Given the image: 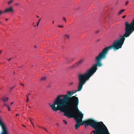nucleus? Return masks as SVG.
I'll list each match as a JSON object with an SVG mask.
<instances>
[{
	"label": "nucleus",
	"instance_id": "f257e3e1",
	"mask_svg": "<svg viewBox=\"0 0 134 134\" xmlns=\"http://www.w3.org/2000/svg\"><path fill=\"white\" fill-rule=\"evenodd\" d=\"M125 32L123 36H120V38H119L115 41L113 45L105 47L98 56L95 57L94 61L96 62V63L94 65L96 67L97 66L100 67L102 65V60L106 58L108 50L113 48L114 50L116 51L121 48L125 39V37H129L134 31V27L129 24L128 22L126 21L125 23Z\"/></svg>",
	"mask_w": 134,
	"mask_h": 134
},
{
	"label": "nucleus",
	"instance_id": "f03ea898",
	"mask_svg": "<svg viewBox=\"0 0 134 134\" xmlns=\"http://www.w3.org/2000/svg\"><path fill=\"white\" fill-rule=\"evenodd\" d=\"M48 105L53 111H56L59 110L64 113V115L67 117V94L58 96L53 104L49 103Z\"/></svg>",
	"mask_w": 134,
	"mask_h": 134
},
{
	"label": "nucleus",
	"instance_id": "7ed1b4c3",
	"mask_svg": "<svg viewBox=\"0 0 134 134\" xmlns=\"http://www.w3.org/2000/svg\"><path fill=\"white\" fill-rule=\"evenodd\" d=\"M97 68L93 65L92 68L88 70L84 74H79L78 75V77L79 80V84L77 90L75 91H73V94L81 90L83 85L86 81L88 80L90 77L96 71Z\"/></svg>",
	"mask_w": 134,
	"mask_h": 134
},
{
	"label": "nucleus",
	"instance_id": "20e7f679",
	"mask_svg": "<svg viewBox=\"0 0 134 134\" xmlns=\"http://www.w3.org/2000/svg\"><path fill=\"white\" fill-rule=\"evenodd\" d=\"M73 96L70 97L68 101V116L69 114L81 113L78 108L79 100L77 97Z\"/></svg>",
	"mask_w": 134,
	"mask_h": 134
},
{
	"label": "nucleus",
	"instance_id": "39448f33",
	"mask_svg": "<svg viewBox=\"0 0 134 134\" xmlns=\"http://www.w3.org/2000/svg\"><path fill=\"white\" fill-rule=\"evenodd\" d=\"M68 118L70 119L73 118L75 120L76 124L75 126V129H78L80 125V123L82 121V119L83 118V114L81 113H78L72 114H69Z\"/></svg>",
	"mask_w": 134,
	"mask_h": 134
},
{
	"label": "nucleus",
	"instance_id": "423d86ee",
	"mask_svg": "<svg viewBox=\"0 0 134 134\" xmlns=\"http://www.w3.org/2000/svg\"><path fill=\"white\" fill-rule=\"evenodd\" d=\"M87 123H85V127L86 128L90 125L91 127L94 129V130L98 128L104 123L102 121L97 122L92 119L87 120Z\"/></svg>",
	"mask_w": 134,
	"mask_h": 134
},
{
	"label": "nucleus",
	"instance_id": "0eeeda50",
	"mask_svg": "<svg viewBox=\"0 0 134 134\" xmlns=\"http://www.w3.org/2000/svg\"><path fill=\"white\" fill-rule=\"evenodd\" d=\"M90 134H110L108 130L104 124L92 131Z\"/></svg>",
	"mask_w": 134,
	"mask_h": 134
},
{
	"label": "nucleus",
	"instance_id": "6e6552de",
	"mask_svg": "<svg viewBox=\"0 0 134 134\" xmlns=\"http://www.w3.org/2000/svg\"><path fill=\"white\" fill-rule=\"evenodd\" d=\"M0 126L1 127L2 131L1 134H9L7 128L3 122V120L0 117Z\"/></svg>",
	"mask_w": 134,
	"mask_h": 134
},
{
	"label": "nucleus",
	"instance_id": "1a4fd4ad",
	"mask_svg": "<svg viewBox=\"0 0 134 134\" xmlns=\"http://www.w3.org/2000/svg\"><path fill=\"white\" fill-rule=\"evenodd\" d=\"M14 12V10L12 7L5 9V10L3 11L4 13H12Z\"/></svg>",
	"mask_w": 134,
	"mask_h": 134
},
{
	"label": "nucleus",
	"instance_id": "9d476101",
	"mask_svg": "<svg viewBox=\"0 0 134 134\" xmlns=\"http://www.w3.org/2000/svg\"><path fill=\"white\" fill-rule=\"evenodd\" d=\"M73 94V91L71 92L70 91H68V100L71 97L70 96H72Z\"/></svg>",
	"mask_w": 134,
	"mask_h": 134
},
{
	"label": "nucleus",
	"instance_id": "9b49d317",
	"mask_svg": "<svg viewBox=\"0 0 134 134\" xmlns=\"http://www.w3.org/2000/svg\"><path fill=\"white\" fill-rule=\"evenodd\" d=\"M75 59L73 57H70L68 58V63H70L74 60Z\"/></svg>",
	"mask_w": 134,
	"mask_h": 134
},
{
	"label": "nucleus",
	"instance_id": "f8f14e48",
	"mask_svg": "<svg viewBox=\"0 0 134 134\" xmlns=\"http://www.w3.org/2000/svg\"><path fill=\"white\" fill-rule=\"evenodd\" d=\"M83 62L82 60L81 59L76 64L77 66L81 64Z\"/></svg>",
	"mask_w": 134,
	"mask_h": 134
},
{
	"label": "nucleus",
	"instance_id": "ddd939ff",
	"mask_svg": "<svg viewBox=\"0 0 134 134\" xmlns=\"http://www.w3.org/2000/svg\"><path fill=\"white\" fill-rule=\"evenodd\" d=\"M8 99L9 98L8 97H3L2 98V99L4 102H5L8 101Z\"/></svg>",
	"mask_w": 134,
	"mask_h": 134
},
{
	"label": "nucleus",
	"instance_id": "4468645a",
	"mask_svg": "<svg viewBox=\"0 0 134 134\" xmlns=\"http://www.w3.org/2000/svg\"><path fill=\"white\" fill-rule=\"evenodd\" d=\"M87 121V120H84L83 121H82L81 123H80V125H84L85 123H87V122H86Z\"/></svg>",
	"mask_w": 134,
	"mask_h": 134
},
{
	"label": "nucleus",
	"instance_id": "2eb2a0df",
	"mask_svg": "<svg viewBox=\"0 0 134 134\" xmlns=\"http://www.w3.org/2000/svg\"><path fill=\"white\" fill-rule=\"evenodd\" d=\"M129 24L134 27V18L131 23Z\"/></svg>",
	"mask_w": 134,
	"mask_h": 134
},
{
	"label": "nucleus",
	"instance_id": "dca6fc26",
	"mask_svg": "<svg viewBox=\"0 0 134 134\" xmlns=\"http://www.w3.org/2000/svg\"><path fill=\"white\" fill-rule=\"evenodd\" d=\"M125 10V9L120 10V11L118 13V14L119 15L120 14L122 13V12L124 11Z\"/></svg>",
	"mask_w": 134,
	"mask_h": 134
},
{
	"label": "nucleus",
	"instance_id": "f3484780",
	"mask_svg": "<svg viewBox=\"0 0 134 134\" xmlns=\"http://www.w3.org/2000/svg\"><path fill=\"white\" fill-rule=\"evenodd\" d=\"M74 84V82L72 81H71L69 83V86L72 85Z\"/></svg>",
	"mask_w": 134,
	"mask_h": 134
},
{
	"label": "nucleus",
	"instance_id": "a211bd4d",
	"mask_svg": "<svg viewBox=\"0 0 134 134\" xmlns=\"http://www.w3.org/2000/svg\"><path fill=\"white\" fill-rule=\"evenodd\" d=\"M46 77H43L41 78V81H43L45 80H46Z\"/></svg>",
	"mask_w": 134,
	"mask_h": 134
},
{
	"label": "nucleus",
	"instance_id": "6ab92c4d",
	"mask_svg": "<svg viewBox=\"0 0 134 134\" xmlns=\"http://www.w3.org/2000/svg\"><path fill=\"white\" fill-rule=\"evenodd\" d=\"M63 124L66 125L67 124V122L65 120H63Z\"/></svg>",
	"mask_w": 134,
	"mask_h": 134
},
{
	"label": "nucleus",
	"instance_id": "aec40b11",
	"mask_svg": "<svg viewBox=\"0 0 134 134\" xmlns=\"http://www.w3.org/2000/svg\"><path fill=\"white\" fill-rule=\"evenodd\" d=\"M29 120H30V121L32 125V126H33V127H34V126L33 124V122H32V119H31L29 118Z\"/></svg>",
	"mask_w": 134,
	"mask_h": 134
},
{
	"label": "nucleus",
	"instance_id": "412c9836",
	"mask_svg": "<svg viewBox=\"0 0 134 134\" xmlns=\"http://www.w3.org/2000/svg\"><path fill=\"white\" fill-rule=\"evenodd\" d=\"M62 19L63 20L65 21V22H66V20L65 17L63 16L62 17Z\"/></svg>",
	"mask_w": 134,
	"mask_h": 134
},
{
	"label": "nucleus",
	"instance_id": "4be33fe9",
	"mask_svg": "<svg viewBox=\"0 0 134 134\" xmlns=\"http://www.w3.org/2000/svg\"><path fill=\"white\" fill-rule=\"evenodd\" d=\"M13 1V0H11L10 1H9L8 3V4H10V3H12Z\"/></svg>",
	"mask_w": 134,
	"mask_h": 134
},
{
	"label": "nucleus",
	"instance_id": "5701e85b",
	"mask_svg": "<svg viewBox=\"0 0 134 134\" xmlns=\"http://www.w3.org/2000/svg\"><path fill=\"white\" fill-rule=\"evenodd\" d=\"M39 127H41V128L42 129L46 131L47 132H48L46 129L44 128V127H41L40 126H38Z\"/></svg>",
	"mask_w": 134,
	"mask_h": 134
},
{
	"label": "nucleus",
	"instance_id": "b1692460",
	"mask_svg": "<svg viewBox=\"0 0 134 134\" xmlns=\"http://www.w3.org/2000/svg\"><path fill=\"white\" fill-rule=\"evenodd\" d=\"M26 97H27V100L26 101V102H27L29 101V99L28 97V96H27V95H26Z\"/></svg>",
	"mask_w": 134,
	"mask_h": 134
},
{
	"label": "nucleus",
	"instance_id": "393cba45",
	"mask_svg": "<svg viewBox=\"0 0 134 134\" xmlns=\"http://www.w3.org/2000/svg\"><path fill=\"white\" fill-rule=\"evenodd\" d=\"M15 86L14 85L12 87L10 88V90H11L12 89H13V88H15Z\"/></svg>",
	"mask_w": 134,
	"mask_h": 134
},
{
	"label": "nucleus",
	"instance_id": "a878e982",
	"mask_svg": "<svg viewBox=\"0 0 134 134\" xmlns=\"http://www.w3.org/2000/svg\"><path fill=\"white\" fill-rule=\"evenodd\" d=\"M8 108V110L9 111H10V108L9 106V105H8V106L7 107Z\"/></svg>",
	"mask_w": 134,
	"mask_h": 134
},
{
	"label": "nucleus",
	"instance_id": "bb28decb",
	"mask_svg": "<svg viewBox=\"0 0 134 134\" xmlns=\"http://www.w3.org/2000/svg\"><path fill=\"white\" fill-rule=\"evenodd\" d=\"M129 2V1H126V3H125V5H127L128 4V3Z\"/></svg>",
	"mask_w": 134,
	"mask_h": 134
},
{
	"label": "nucleus",
	"instance_id": "cd10ccee",
	"mask_svg": "<svg viewBox=\"0 0 134 134\" xmlns=\"http://www.w3.org/2000/svg\"><path fill=\"white\" fill-rule=\"evenodd\" d=\"M4 106H6L7 107V106H8V105L7 104H5V103H4Z\"/></svg>",
	"mask_w": 134,
	"mask_h": 134
},
{
	"label": "nucleus",
	"instance_id": "c85d7f7f",
	"mask_svg": "<svg viewBox=\"0 0 134 134\" xmlns=\"http://www.w3.org/2000/svg\"><path fill=\"white\" fill-rule=\"evenodd\" d=\"M19 5V4L18 3H16L15 4V5H16V6H18V5Z\"/></svg>",
	"mask_w": 134,
	"mask_h": 134
},
{
	"label": "nucleus",
	"instance_id": "c756f323",
	"mask_svg": "<svg viewBox=\"0 0 134 134\" xmlns=\"http://www.w3.org/2000/svg\"><path fill=\"white\" fill-rule=\"evenodd\" d=\"M58 27H63V26L61 25H59L58 26Z\"/></svg>",
	"mask_w": 134,
	"mask_h": 134
},
{
	"label": "nucleus",
	"instance_id": "7c9ffc66",
	"mask_svg": "<svg viewBox=\"0 0 134 134\" xmlns=\"http://www.w3.org/2000/svg\"><path fill=\"white\" fill-rule=\"evenodd\" d=\"M2 13H4L3 12V11L2 12L1 11H0V15Z\"/></svg>",
	"mask_w": 134,
	"mask_h": 134
},
{
	"label": "nucleus",
	"instance_id": "2f4dec72",
	"mask_svg": "<svg viewBox=\"0 0 134 134\" xmlns=\"http://www.w3.org/2000/svg\"><path fill=\"white\" fill-rule=\"evenodd\" d=\"M20 85H22V86H24V84H22V83H20Z\"/></svg>",
	"mask_w": 134,
	"mask_h": 134
},
{
	"label": "nucleus",
	"instance_id": "473e14b6",
	"mask_svg": "<svg viewBox=\"0 0 134 134\" xmlns=\"http://www.w3.org/2000/svg\"><path fill=\"white\" fill-rule=\"evenodd\" d=\"M125 17H126V16L125 15H124V16H123L122 17V18H125Z\"/></svg>",
	"mask_w": 134,
	"mask_h": 134
},
{
	"label": "nucleus",
	"instance_id": "72a5a7b5",
	"mask_svg": "<svg viewBox=\"0 0 134 134\" xmlns=\"http://www.w3.org/2000/svg\"><path fill=\"white\" fill-rule=\"evenodd\" d=\"M39 22H38L37 23V26H38V25L39 24Z\"/></svg>",
	"mask_w": 134,
	"mask_h": 134
},
{
	"label": "nucleus",
	"instance_id": "f704fd0d",
	"mask_svg": "<svg viewBox=\"0 0 134 134\" xmlns=\"http://www.w3.org/2000/svg\"><path fill=\"white\" fill-rule=\"evenodd\" d=\"M41 18H40V19H39V20H38V22H39H39H40V20H41Z\"/></svg>",
	"mask_w": 134,
	"mask_h": 134
},
{
	"label": "nucleus",
	"instance_id": "c9c22d12",
	"mask_svg": "<svg viewBox=\"0 0 134 134\" xmlns=\"http://www.w3.org/2000/svg\"><path fill=\"white\" fill-rule=\"evenodd\" d=\"M12 58H10L8 60V61H9Z\"/></svg>",
	"mask_w": 134,
	"mask_h": 134
},
{
	"label": "nucleus",
	"instance_id": "e433bc0d",
	"mask_svg": "<svg viewBox=\"0 0 134 134\" xmlns=\"http://www.w3.org/2000/svg\"><path fill=\"white\" fill-rule=\"evenodd\" d=\"M18 115H19V114H16L15 116H16Z\"/></svg>",
	"mask_w": 134,
	"mask_h": 134
},
{
	"label": "nucleus",
	"instance_id": "4c0bfd02",
	"mask_svg": "<svg viewBox=\"0 0 134 134\" xmlns=\"http://www.w3.org/2000/svg\"><path fill=\"white\" fill-rule=\"evenodd\" d=\"M13 102H12V103H10V105H12V104H13Z\"/></svg>",
	"mask_w": 134,
	"mask_h": 134
},
{
	"label": "nucleus",
	"instance_id": "58836bf2",
	"mask_svg": "<svg viewBox=\"0 0 134 134\" xmlns=\"http://www.w3.org/2000/svg\"><path fill=\"white\" fill-rule=\"evenodd\" d=\"M22 126L24 127H26V126H25L24 125H22Z\"/></svg>",
	"mask_w": 134,
	"mask_h": 134
},
{
	"label": "nucleus",
	"instance_id": "ea45409f",
	"mask_svg": "<svg viewBox=\"0 0 134 134\" xmlns=\"http://www.w3.org/2000/svg\"><path fill=\"white\" fill-rule=\"evenodd\" d=\"M30 94V93H29L28 95H27L28 97L29 96V95Z\"/></svg>",
	"mask_w": 134,
	"mask_h": 134
},
{
	"label": "nucleus",
	"instance_id": "a19ab883",
	"mask_svg": "<svg viewBox=\"0 0 134 134\" xmlns=\"http://www.w3.org/2000/svg\"><path fill=\"white\" fill-rule=\"evenodd\" d=\"M8 20V19L7 18H6L5 19V20L6 21Z\"/></svg>",
	"mask_w": 134,
	"mask_h": 134
},
{
	"label": "nucleus",
	"instance_id": "79ce46f5",
	"mask_svg": "<svg viewBox=\"0 0 134 134\" xmlns=\"http://www.w3.org/2000/svg\"><path fill=\"white\" fill-rule=\"evenodd\" d=\"M57 125L58 126H59V124H58V123H57Z\"/></svg>",
	"mask_w": 134,
	"mask_h": 134
},
{
	"label": "nucleus",
	"instance_id": "37998d69",
	"mask_svg": "<svg viewBox=\"0 0 134 134\" xmlns=\"http://www.w3.org/2000/svg\"><path fill=\"white\" fill-rule=\"evenodd\" d=\"M52 23L53 24H54V21H53Z\"/></svg>",
	"mask_w": 134,
	"mask_h": 134
},
{
	"label": "nucleus",
	"instance_id": "c03bdc74",
	"mask_svg": "<svg viewBox=\"0 0 134 134\" xmlns=\"http://www.w3.org/2000/svg\"><path fill=\"white\" fill-rule=\"evenodd\" d=\"M2 52V51L0 50V53H1Z\"/></svg>",
	"mask_w": 134,
	"mask_h": 134
},
{
	"label": "nucleus",
	"instance_id": "a18cd8bd",
	"mask_svg": "<svg viewBox=\"0 0 134 134\" xmlns=\"http://www.w3.org/2000/svg\"><path fill=\"white\" fill-rule=\"evenodd\" d=\"M36 47H37V46H34V47H35V48H36Z\"/></svg>",
	"mask_w": 134,
	"mask_h": 134
},
{
	"label": "nucleus",
	"instance_id": "49530a36",
	"mask_svg": "<svg viewBox=\"0 0 134 134\" xmlns=\"http://www.w3.org/2000/svg\"><path fill=\"white\" fill-rule=\"evenodd\" d=\"M28 107H29V108H30V106H29Z\"/></svg>",
	"mask_w": 134,
	"mask_h": 134
},
{
	"label": "nucleus",
	"instance_id": "de8ad7c7",
	"mask_svg": "<svg viewBox=\"0 0 134 134\" xmlns=\"http://www.w3.org/2000/svg\"><path fill=\"white\" fill-rule=\"evenodd\" d=\"M32 24H33V25H34V23H33Z\"/></svg>",
	"mask_w": 134,
	"mask_h": 134
},
{
	"label": "nucleus",
	"instance_id": "09e8293b",
	"mask_svg": "<svg viewBox=\"0 0 134 134\" xmlns=\"http://www.w3.org/2000/svg\"><path fill=\"white\" fill-rule=\"evenodd\" d=\"M37 18H38V17H38V16L37 15Z\"/></svg>",
	"mask_w": 134,
	"mask_h": 134
},
{
	"label": "nucleus",
	"instance_id": "8fccbe9b",
	"mask_svg": "<svg viewBox=\"0 0 134 134\" xmlns=\"http://www.w3.org/2000/svg\"><path fill=\"white\" fill-rule=\"evenodd\" d=\"M34 26L35 27L36 26V25H35V26Z\"/></svg>",
	"mask_w": 134,
	"mask_h": 134
}]
</instances>
